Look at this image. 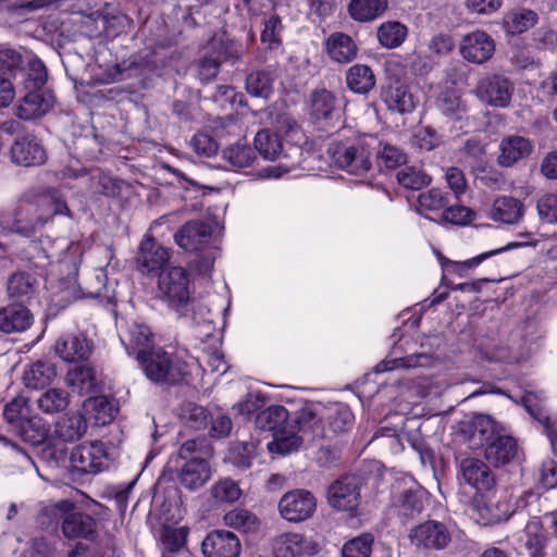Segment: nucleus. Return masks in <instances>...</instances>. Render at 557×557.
Listing matches in <instances>:
<instances>
[{"mask_svg":"<svg viewBox=\"0 0 557 557\" xmlns=\"http://www.w3.org/2000/svg\"><path fill=\"white\" fill-rule=\"evenodd\" d=\"M523 213L524 208L520 200L513 197L503 196L494 201L491 218L494 221L515 224L522 219Z\"/></svg>","mask_w":557,"mask_h":557,"instance_id":"c756f323","label":"nucleus"},{"mask_svg":"<svg viewBox=\"0 0 557 557\" xmlns=\"http://www.w3.org/2000/svg\"><path fill=\"white\" fill-rule=\"evenodd\" d=\"M169 259V250L159 245L154 239L146 238L140 244L137 255V264L143 272H158L163 268Z\"/></svg>","mask_w":557,"mask_h":557,"instance_id":"5701e85b","label":"nucleus"},{"mask_svg":"<svg viewBox=\"0 0 557 557\" xmlns=\"http://www.w3.org/2000/svg\"><path fill=\"white\" fill-rule=\"evenodd\" d=\"M28 92L15 107V114L23 120L38 119L53 106V96L44 89H27Z\"/></svg>","mask_w":557,"mask_h":557,"instance_id":"f3484780","label":"nucleus"},{"mask_svg":"<svg viewBox=\"0 0 557 557\" xmlns=\"http://www.w3.org/2000/svg\"><path fill=\"white\" fill-rule=\"evenodd\" d=\"M519 246L520 244L518 243H509L506 246L498 247L486 252H482L465 261H453L440 255L438 261L441 263L443 272L448 274H457L458 276L462 277L466 276L468 270L478 267L488 258L497 256L502 252L508 251Z\"/></svg>","mask_w":557,"mask_h":557,"instance_id":"393cba45","label":"nucleus"},{"mask_svg":"<svg viewBox=\"0 0 557 557\" xmlns=\"http://www.w3.org/2000/svg\"><path fill=\"white\" fill-rule=\"evenodd\" d=\"M495 52L494 39L483 30H474L462 37L459 44V53L468 62L483 64Z\"/></svg>","mask_w":557,"mask_h":557,"instance_id":"9b49d317","label":"nucleus"},{"mask_svg":"<svg viewBox=\"0 0 557 557\" xmlns=\"http://www.w3.org/2000/svg\"><path fill=\"white\" fill-rule=\"evenodd\" d=\"M435 106L445 116L451 120H459L466 112V106L460 96L451 89L442 90L435 101Z\"/></svg>","mask_w":557,"mask_h":557,"instance_id":"49530a36","label":"nucleus"},{"mask_svg":"<svg viewBox=\"0 0 557 557\" xmlns=\"http://www.w3.org/2000/svg\"><path fill=\"white\" fill-rule=\"evenodd\" d=\"M400 186L407 189L419 190L431 183V176L416 166H405L397 173Z\"/></svg>","mask_w":557,"mask_h":557,"instance_id":"13d9d810","label":"nucleus"},{"mask_svg":"<svg viewBox=\"0 0 557 557\" xmlns=\"http://www.w3.org/2000/svg\"><path fill=\"white\" fill-rule=\"evenodd\" d=\"M211 228L202 222L186 223L175 235V243L186 250H200L208 244Z\"/></svg>","mask_w":557,"mask_h":557,"instance_id":"a878e982","label":"nucleus"},{"mask_svg":"<svg viewBox=\"0 0 557 557\" xmlns=\"http://www.w3.org/2000/svg\"><path fill=\"white\" fill-rule=\"evenodd\" d=\"M518 453L516 440L506 433L505 426L503 431L488 442L485 447L484 456L486 460L495 467L509 463Z\"/></svg>","mask_w":557,"mask_h":557,"instance_id":"6ab92c4d","label":"nucleus"},{"mask_svg":"<svg viewBox=\"0 0 557 557\" xmlns=\"http://www.w3.org/2000/svg\"><path fill=\"white\" fill-rule=\"evenodd\" d=\"M533 143L523 136L510 135L499 143L498 164L511 166L520 160L527 159L533 151Z\"/></svg>","mask_w":557,"mask_h":557,"instance_id":"412c9836","label":"nucleus"},{"mask_svg":"<svg viewBox=\"0 0 557 557\" xmlns=\"http://www.w3.org/2000/svg\"><path fill=\"white\" fill-rule=\"evenodd\" d=\"M425 491L411 476H406L393 487V502L398 513L413 517L423 509Z\"/></svg>","mask_w":557,"mask_h":557,"instance_id":"1a4fd4ad","label":"nucleus"},{"mask_svg":"<svg viewBox=\"0 0 557 557\" xmlns=\"http://www.w3.org/2000/svg\"><path fill=\"white\" fill-rule=\"evenodd\" d=\"M374 539L370 533H363L347 541L341 550L342 557H370Z\"/></svg>","mask_w":557,"mask_h":557,"instance_id":"052dcab7","label":"nucleus"},{"mask_svg":"<svg viewBox=\"0 0 557 557\" xmlns=\"http://www.w3.org/2000/svg\"><path fill=\"white\" fill-rule=\"evenodd\" d=\"M309 113L315 121H331L339 115L335 96L326 89H317L310 96Z\"/></svg>","mask_w":557,"mask_h":557,"instance_id":"cd10ccee","label":"nucleus"},{"mask_svg":"<svg viewBox=\"0 0 557 557\" xmlns=\"http://www.w3.org/2000/svg\"><path fill=\"white\" fill-rule=\"evenodd\" d=\"M306 548V540L299 533H282L273 540L276 557H300Z\"/></svg>","mask_w":557,"mask_h":557,"instance_id":"e433bc0d","label":"nucleus"},{"mask_svg":"<svg viewBox=\"0 0 557 557\" xmlns=\"http://www.w3.org/2000/svg\"><path fill=\"white\" fill-rule=\"evenodd\" d=\"M36 281L27 273L17 272L8 280V294L11 298L24 301L35 292Z\"/></svg>","mask_w":557,"mask_h":557,"instance_id":"3c124183","label":"nucleus"},{"mask_svg":"<svg viewBox=\"0 0 557 557\" xmlns=\"http://www.w3.org/2000/svg\"><path fill=\"white\" fill-rule=\"evenodd\" d=\"M317 508L315 497L306 490H294L283 495L278 503L281 516L290 522L310 518Z\"/></svg>","mask_w":557,"mask_h":557,"instance_id":"6e6552de","label":"nucleus"},{"mask_svg":"<svg viewBox=\"0 0 557 557\" xmlns=\"http://www.w3.org/2000/svg\"><path fill=\"white\" fill-rule=\"evenodd\" d=\"M255 424L259 430L270 431L273 434L290 424L288 411L285 407L273 405L260 411L255 419Z\"/></svg>","mask_w":557,"mask_h":557,"instance_id":"2f4dec72","label":"nucleus"},{"mask_svg":"<svg viewBox=\"0 0 557 557\" xmlns=\"http://www.w3.org/2000/svg\"><path fill=\"white\" fill-rule=\"evenodd\" d=\"M448 205V199L445 194L437 189L432 188L422 193L418 197L419 211L438 212L444 211Z\"/></svg>","mask_w":557,"mask_h":557,"instance_id":"680f3d73","label":"nucleus"},{"mask_svg":"<svg viewBox=\"0 0 557 557\" xmlns=\"http://www.w3.org/2000/svg\"><path fill=\"white\" fill-rule=\"evenodd\" d=\"M188 284L187 272L181 267H172L159 276V289L168 305L182 317L191 312V319L199 324L206 321L205 312L209 310L190 299Z\"/></svg>","mask_w":557,"mask_h":557,"instance_id":"f257e3e1","label":"nucleus"},{"mask_svg":"<svg viewBox=\"0 0 557 557\" xmlns=\"http://www.w3.org/2000/svg\"><path fill=\"white\" fill-rule=\"evenodd\" d=\"M96 285L92 286L88 294L94 297L98 298L101 301H106L108 304H111L115 300V289L107 284V274L103 270H98L96 272Z\"/></svg>","mask_w":557,"mask_h":557,"instance_id":"338daca9","label":"nucleus"},{"mask_svg":"<svg viewBox=\"0 0 557 557\" xmlns=\"http://www.w3.org/2000/svg\"><path fill=\"white\" fill-rule=\"evenodd\" d=\"M28 405L25 397H16L9 403L3 411V416L9 423L17 424L20 435L25 442L39 444L46 436V431L35 421L28 419Z\"/></svg>","mask_w":557,"mask_h":557,"instance_id":"423d86ee","label":"nucleus"},{"mask_svg":"<svg viewBox=\"0 0 557 557\" xmlns=\"http://www.w3.org/2000/svg\"><path fill=\"white\" fill-rule=\"evenodd\" d=\"M151 337L152 333L147 325L134 323L128 330L127 337L122 338V342L125 344L128 355L135 352L137 355L140 351L151 349Z\"/></svg>","mask_w":557,"mask_h":557,"instance_id":"c03bdc74","label":"nucleus"},{"mask_svg":"<svg viewBox=\"0 0 557 557\" xmlns=\"http://www.w3.org/2000/svg\"><path fill=\"white\" fill-rule=\"evenodd\" d=\"M375 138L362 136L350 144H334L329 148L332 163L352 175H364L372 168Z\"/></svg>","mask_w":557,"mask_h":557,"instance_id":"7ed1b4c3","label":"nucleus"},{"mask_svg":"<svg viewBox=\"0 0 557 557\" xmlns=\"http://www.w3.org/2000/svg\"><path fill=\"white\" fill-rule=\"evenodd\" d=\"M205 557H238L240 542L238 537L228 531L215 530L209 533L202 541Z\"/></svg>","mask_w":557,"mask_h":557,"instance_id":"4468645a","label":"nucleus"},{"mask_svg":"<svg viewBox=\"0 0 557 557\" xmlns=\"http://www.w3.org/2000/svg\"><path fill=\"white\" fill-rule=\"evenodd\" d=\"M274 74L272 71H257L246 78V90L252 97L269 98L273 92Z\"/></svg>","mask_w":557,"mask_h":557,"instance_id":"a18cd8bd","label":"nucleus"},{"mask_svg":"<svg viewBox=\"0 0 557 557\" xmlns=\"http://www.w3.org/2000/svg\"><path fill=\"white\" fill-rule=\"evenodd\" d=\"M260 441L251 440L249 442H242L231 448L230 457L233 463L242 469L249 468L252 460L259 454Z\"/></svg>","mask_w":557,"mask_h":557,"instance_id":"6e6d98bb","label":"nucleus"},{"mask_svg":"<svg viewBox=\"0 0 557 557\" xmlns=\"http://www.w3.org/2000/svg\"><path fill=\"white\" fill-rule=\"evenodd\" d=\"M10 157L13 163L23 166L40 165L47 158L41 144L30 135L15 139L10 150Z\"/></svg>","mask_w":557,"mask_h":557,"instance_id":"dca6fc26","label":"nucleus"},{"mask_svg":"<svg viewBox=\"0 0 557 557\" xmlns=\"http://www.w3.org/2000/svg\"><path fill=\"white\" fill-rule=\"evenodd\" d=\"M282 29L281 18L276 14L270 15L264 22V28L261 33V41L270 49L280 46V33Z\"/></svg>","mask_w":557,"mask_h":557,"instance_id":"774afa93","label":"nucleus"},{"mask_svg":"<svg viewBox=\"0 0 557 557\" xmlns=\"http://www.w3.org/2000/svg\"><path fill=\"white\" fill-rule=\"evenodd\" d=\"M22 63L23 57L18 50L0 45V74H17L22 71Z\"/></svg>","mask_w":557,"mask_h":557,"instance_id":"e2e57ef3","label":"nucleus"},{"mask_svg":"<svg viewBox=\"0 0 557 557\" xmlns=\"http://www.w3.org/2000/svg\"><path fill=\"white\" fill-rule=\"evenodd\" d=\"M255 148L263 159L274 161L283 151L281 136L270 129H261L255 136Z\"/></svg>","mask_w":557,"mask_h":557,"instance_id":"ea45409f","label":"nucleus"},{"mask_svg":"<svg viewBox=\"0 0 557 557\" xmlns=\"http://www.w3.org/2000/svg\"><path fill=\"white\" fill-rule=\"evenodd\" d=\"M33 323L30 311L22 305L0 308V330L4 333L23 332Z\"/></svg>","mask_w":557,"mask_h":557,"instance_id":"bb28decb","label":"nucleus"},{"mask_svg":"<svg viewBox=\"0 0 557 557\" xmlns=\"http://www.w3.org/2000/svg\"><path fill=\"white\" fill-rule=\"evenodd\" d=\"M57 376L54 364L37 361L24 371L23 381L26 387L40 389L49 386Z\"/></svg>","mask_w":557,"mask_h":557,"instance_id":"7c9ffc66","label":"nucleus"},{"mask_svg":"<svg viewBox=\"0 0 557 557\" xmlns=\"http://www.w3.org/2000/svg\"><path fill=\"white\" fill-rule=\"evenodd\" d=\"M512 513V505L506 497L486 502L476 500L472 508V518L483 525L507 521Z\"/></svg>","mask_w":557,"mask_h":557,"instance_id":"2eb2a0df","label":"nucleus"},{"mask_svg":"<svg viewBox=\"0 0 557 557\" xmlns=\"http://www.w3.org/2000/svg\"><path fill=\"white\" fill-rule=\"evenodd\" d=\"M504 425L490 414L476 413L463 423L462 433L471 449L485 448Z\"/></svg>","mask_w":557,"mask_h":557,"instance_id":"0eeeda50","label":"nucleus"},{"mask_svg":"<svg viewBox=\"0 0 557 557\" xmlns=\"http://www.w3.org/2000/svg\"><path fill=\"white\" fill-rule=\"evenodd\" d=\"M65 383L74 393L79 395L92 392L97 384L94 370L87 366L70 370L65 376Z\"/></svg>","mask_w":557,"mask_h":557,"instance_id":"a19ab883","label":"nucleus"},{"mask_svg":"<svg viewBox=\"0 0 557 557\" xmlns=\"http://www.w3.org/2000/svg\"><path fill=\"white\" fill-rule=\"evenodd\" d=\"M520 542L529 550L531 557H543L545 535L539 518L533 517L528 521L520 536Z\"/></svg>","mask_w":557,"mask_h":557,"instance_id":"72a5a7b5","label":"nucleus"},{"mask_svg":"<svg viewBox=\"0 0 557 557\" xmlns=\"http://www.w3.org/2000/svg\"><path fill=\"white\" fill-rule=\"evenodd\" d=\"M26 213L27 221L18 220L14 227L16 232L28 235L44 226L53 215L69 214V208L62 196L53 190L40 197L37 207H29Z\"/></svg>","mask_w":557,"mask_h":557,"instance_id":"20e7f679","label":"nucleus"},{"mask_svg":"<svg viewBox=\"0 0 557 557\" xmlns=\"http://www.w3.org/2000/svg\"><path fill=\"white\" fill-rule=\"evenodd\" d=\"M223 159L232 169H245L253 163L256 156L246 144H236L223 150Z\"/></svg>","mask_w":557,"mask_h":557,"instance_id":"5fc2aeb1","label":"nucleus"},{"mask_svg":"<svg viewBox=\"0 0 557 557\" xmlns=\"http://www.w3.org/2000/svg\"><path fill=\"white\" fill-rule=\"evenodd\" d=\"M47 81V70L45 64L37 58L28 61L27 72L25 73V89H42Z\"/></svg>","mask_w":557,"mask_h":557,"instance_id":"0e129e2a","label":"nucleus"},{"mask_svg":"<svg viewBox=\"0 0 557 557\" xmlns=\"http://www.w3.org/2000/svg\"><path fill=\"white\" fill-rule=\"evenodd\" d=\"M361 481L356 475H344L327 488V503L337 511H355L361 503Z\"/></svg>","mask_w":557,"mask_h":557,"instance_id":"39448f33","label":"nucleus"},{"mask_svg":"<svg viewBox=\"0 0 557 557\" xmlns=\"http://www.w3.org/2000/svg\"><path fill=\"white\" fill-rule=\"evenodd\" d=\"M407 34V27L396 21L385 22L377 28L380 44L388 49L399 47L406 39Z\"/></svg>","mask_w":557,"mask_h":557,"instance_id":"09e8293b","label":"nucleus"},{"mask_svg":"<svg viewBox=\"0 0 557 557\" xmlns=\"http://www.w3.org/2000/svg\"><path fill=\"white\" fill-rule=\"evenodd\" d=\"M354 414L344 404H334L331 406L325 414L322 417V426L318 432L321 437H333L341 433L346 432L351 428Z\"/></svg>","mask_w":557,"mask_h":557,"instance_id":"a211bd4d","label":"nucleus"},{"mask_svg":"<svg viewBox=\"0 0 557 557\" xmlns=\"http://www.w3.org/2000/svg\"><path fill=\"white\" fill-rule=\"evenodd\" d=\"M70 394L58 387L47 389L37 399L38 408L47 414L59 413L67 408Z\"/></svg>","mask_w":557,"mask_h":557,"instance_id":"37998d69","label":"nucleus"},{"mask_svg":"<svg viewBox=\"0 0 557 557\" xmlns=\"http://www.w3.org/2000/svg\"><path fill=\"white\" fill-rule=\"evenodd\" d=\"M224 522L226 525L245 533L255 531L259 525L257 517L245 509L231 510L224 516Z\"/></svg>","mask_w":557,"mask_h":557,"instance_id":"bf43d9fd","label":"nucleus"},{"mask_svg":"<svg viewBox=\"0 0 557 557\" xmlns=\"http://www.w3.org/2000/svg\"><path fill=\"white\" fill-rule=\"evenodd\" d=\"M385 102L389 110L405 114L416 107L413 96L404 86L392 87L385 96Z\"/></svg>","mask_w":557,"mask_h":557,"instance_id":"864d4df0","label":"nucleus"},{"mask_svg":"<svg viewBox=\"0 0 557 557\" xmlns=\"http://www.w3.org/2000/svg\"><path fill=\"white\" fill-rule=\"evenodd\" d=\"M537 15L531 10H516L504 17V28L511 35L521 34L535 25Z\"/></svg>","mask_w":557,"mask_h":557,"instance_id":"de8ad7c7","label":"nucleus"},{"mask_svg":"<svg viewBox=\"0 0 557 557\" xmlns=\"http://www.w3.org/2000/svg\"><path fill=\"white\" fill-rule=\"evenodd\" d=\"M300 444L301 438L297 435L295 426L290 423L273 434V440L267 444V448L271 454L287 455L297 450Z\"/></svg>","mask_w":557,"mask_h":557,"instance_id":"58836bf2","label":"nucleus"},{"mask_svg":"<svg viewBox=\"0 0 557 557\" xmlns=\"http://www.w3.org/2000/svg\"><path fill=\"white\" fill-rule=\"evenodd\" d=\"M432 363V356L428 354H414L404 358H394L379 362L374 370L376 373H383L397 368L413 369L417 367H428Z\"/></svg>","mask_w":557,"mask_h":557,"instance_id":"8fccbe9b","label":"nucleus"},{"mask_svg":"<svg viewBox=\"0 0 557 557\" xmlns=\"http://www.w3.org/2000/svg\"><path fill=\"white\" fill-rule=\"evenodd\" d=\"M136 359L146 376L157 383H177L188 372L185 361L161 347H151L149 351H140Z\"/></svg>","mask_w":557,"mask_h":557,"instance_id":"f03ea898","label":"nucleus"},{"mask_svg":"<svg viewBox=\"0 0 557 557\" xmlns=\"http://www.w3.org/2000/svg\"><path fill=\"white\" fill-rule=\"evenodd\" d=\"M512 90L510 82L499 75L482 79L476 87L478 96L483 101L499 108H505L510 103Z\"/></svg>","mask_w":557,"mask_h":557,"instance_id":"ddd939ff","label":"nucleus"},{"mask_svg":"<svg viewBox=\"0 0 557 557\" xmlns=\"http://www.w3.org/2000/svg\"><path fill=\"white\" fill-rule=\"evenodd\" d=\"M407 161L406 154L396 146L380 143L376 149V163L379 168L396 169Z\"/></svg>","mask_w":557,"mask_h":557,"instance_id":"4d7b16f0","label":"nucleus"},{"mask_svg":"<svg viewBox=\"0 0 557 557\" xmlns=\"http://www.w3.org/2000/svg\"><path fill=\"white\" fill-rule=\"evenodd\" d=\"M346 82L349 89L356 94H367L375 85L372 70L363 64L351 66L346 74Z\"/></svg>","mask_w":557,"mask_h":557,"instance_id":"79ce46f5","label":"nucleus"},{"mask_svg":"<svg viewBox=\"0 0 557 557\" xmlns=\"http://www.w3.org/2000/svg\"><path fill=\"white\" fill-rule=\"evenodd\" d=\"M54 351L64 361L77 362L89 358L91 346L84 335H64L55 342Z\"/></svg>","mask_w":557,"mask_h":557,"instance_id":"b1692460","label":"nucleus"},{"mask_svg":"<svg viewBox=\"0 0 557 557\" xmlns=\"http://www.w3.org/2000/svg\"><path fill=\"white\" fill-rule=\"evenodd\" d=\"M462 480L476 491H487L495 484V478L488 466L475 458H467L460 463Z\"/></svg>","mask_w":557,"mask_h":557,"instance_id":"aec40b11","label":"nucleus"},{"mask_svg":"<svg viewBox=\"0 0 557 557\" xmlns=\"http://www.w3.org/2000/svg\"><path fill=\"white\" fill-rule=\"evenodd\" d=\"M326 49L333 60L342 63L351 61L357 53L354 40L343 33L331 35L326 41Z\"/></svg>","mask_w":557,"mask_h":557,"instance_id":"f704fd0d","label":"nucleus"},{"mask_svg":"<svg viewBox=\"0 0 557 557\" xmlns=\"http://www.w3.org/2000/svg\"><path fill=\"white\" fill-rule=\"evenodd\" d=\"M87 430V423L82 414H69L54 425V435L63 442L81 440Z\"/></svg>","mask_w":557,"mask_h":557,"instance_id":"473e14b6","label":"nucleus"},{"mask_svg":"<svg viewBox=\"0 0 557 557\" xmlns=\"http://www.w3.org/2000/svg\"><path fill=\"white\" fill-rule=\"evenodd\" d=\"M387 9V0H351L348 4L350 16L358 22H370Z\"/></svg>","mask_w":557,"mask_h":557,"instance_id":"4c0bfd02","label":"nucleus"},{"mask_svg":"<svg viewBox=\"0 0 557 557\" xmlns=\"http://www.w3.org/2000/svg\"><path fill=\"white\" fill-rule=\"evenodd\" d=\"M211 467L203 458H189L181 467L178 481L187 490L195 491L202 487L211 478Z\"/></svg>","mask_w":557,"mask_h":557,"instance_id":"4be33fe9","label":"nucleus"},{"mask_svg":"<svg viewBox=\"0 0 557 557\" xmlns=\"http://www.w3.org/2000/svg\"><path fill=\"white\" fill-rule=\"evenodd\" d=\"M545 397L542 392H525L522 396V404L527 411L539 422L543 423L546 431L550 430L557 422L553 421L552 418L546 416L544 411Z\"/></svg>","mask_w":557,"mask_h":557,"instance_id":"603ef678","label":"nucleus"},{"mask_svg":"<svg viewBox=\"0 0 557 557\" xmlns=\"http://www.w3.org/2000/svg\"><path fill=\"white\" fill-rule=\"evenodd\" d=\"M83 409L97 425L111 423L116 414L114 404L106 396L87 398L83 404Z\"/></svg>","mask_w":557,"mask_h":557,"instance_id":"c85d7f7f","label":"nucleus"},{"mask_svg":"<svg viewBox=\"0 0 557 557\" xmlns=\"http://www.w3.org/2000/svg\"><path fill=\"white\" fill-rule=\"evenodd\" d=\"M62 532L67 539H88L95 532V520L85 513H70L64 517Z\"/></svg>","mask_w":557,"mask_h":557,"instance_id":"c9c22d12","label":"nucleus"},{"mask_svg":"<svg viewBox=\"0 0 557 557\" xmlns=\"http://www.w3.org/2000/svg\"><path fill=\"white\" fill-rule=\"evenodd\" d=\"M213 498L221 503H234L242 496V490L237 483L230 479L220 480L212 488Z\"/></svg>","mask_w":557,"mask_h":557,"instance_id":"69168bd1","label":"nucleus"},{"mask_svg":"<svg viewBox=\"0 0 557 557\" xmlns=\"http://www.w3.org/2000/svg\"><path fill=\"white\" fill-rule=\"evenodd\" d=\"M70 460L73 468L83 473L97 474L108 466V455L101 442L77 446L72 450Z\"/></svg>","mask_w":557,"mask_h":557,"instance_id":"9d476101","label":"nucleus"},{"mask_svg":"<svg viewBox=\"0 0 557 557\" xmlns=\"http://www.w3.org/2000/svg\"><path fill=\"white\" fill-rule=\"evenodd\" d=\"M410 541L417 547L442 549L450 542V534L445 524L432 520L412 529Z\"/></svg>","mask_w":557,"mask_h":557,"instance_id":"f8f14e48","label":"nucleus"}]
</instances>
